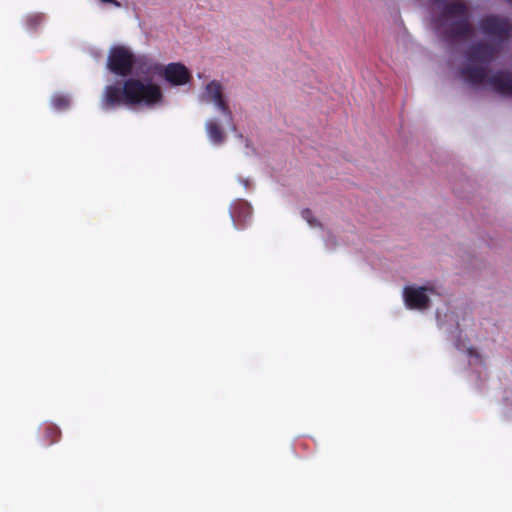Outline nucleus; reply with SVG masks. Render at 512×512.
I'll return each instance as SVG.
<instances>
[{
	"label": "nucleus",
	"instance_id": "nucleus-1",
	"mask_svg": "<svg viewBox=\"0 0 512 512\" xmlns=\"http://www.w3.org/2000/svg\"><path fill=\"white\" fill-rule=\"evenodd\" d=\"M163 100L164 95L158 84L151 81L143 82L138 78H128L122 85L114 84L105 87L102 107L113 109L125 105L153 108Z\"/></svg>",
	"mask_w": 512,
	"mask_h": 512
},
{
	"label": "nucleus",
	"instance_id": "nucleus-2",
	"mask_svg": "<svg viewBox=\"0 0 512 512\" xmlns=\"http://www.w3.org/2000/svg\"><path fill=\"white\" fill-rule=\"evenodd\" d=\"M457 17L458 19L443 29V37L447 41L464 40L473 36L474 29L470 23L468 7L466 4L454 1L444 5L441 19Z\"/></svg>",
	"mask_w": 512,
	"mask_h": 512
},
{
	"label": "nucleus",
	"instance_id": "nucleus-3",
	"mask_svg": "<svg viewBox=\"0 0 512 512\" xmlns=\"http://www.w3.org/2000/svg\"><path fill=\"white\" fill-rule=\"evenodd\" d=\"M460 75L469 84L480 85L487 82L492 89L502 96L512 97V74L500 70L488 77L486 67L468 64L460 70Z\"/></svg>",
	"mask_w": 512,
	"mask_h": 512
},
{
	"label": "nucleus",
	"instance_id": "nucleus-4",
	"mask_svg": "<svg viewBox=\"0 0 512 512\" xmlns=\"http://www.w3.org/2000/svg\"><path fill=\"white\" fill-rule=\"evenodd\" d=\"M136 64V56L123 45L113 46L107 58L108 70L118 76L127 77L132 73Z\"/></svg>",
	"mask_w": 512,
	"mask_h": 512
},
{
	"label": "nucleus",
	"instance_id": "nucleus-5",
	"mask_svg": "<svg viewBox=\"0 0 512 512\" xmlns=\"http://www.w3.org/2000/svg\"><path fill=\"white\" fill-rule=\"evenodd\" d=\"M479 25L483 34L499 42H506L512 36V25L507 18L489 15L483 17Z\"/></svg>",
	"mask_w": 512,
	"mask_h": 512
},
{
	"label": "nucleus",
	"instance_id": "nucleus-6",
	"mask_svg": "<svg viewBox=\"0 0 512 512\" xmlns=\"http://www.w3.org/2000/svg\"><path fill=\"white\" fill-rule=\"evenodd\" d=\"M202 99L206 102L213 103L224 115L227 124L235 129L232 111L224 99L222 86L218 81L214 80L206 85L202 93Z\"/></svg>",
	"mask_w": 512,
	"mask_h": 512
},
{
	"label": "nucleus",
	"instance_id": "nucleus-7",
	"mask_svg": "<svg viewBox=\"0 0 512 512\" xmlns=\"http://www.w3.org/2000/svg\"><path fill=\"white\" fill-rule=\"evenodd\" d=\"M500 48L497 45L487 42H477L472 44L465 52V57L470 63L490 64L499 53Z\"/></svg>",
	"mask_w": 512,
	"mask_h": 512
},
{
	"label": "nucleus",
	"instance_id": "nucleus-8",
	"mask_svg": "<svg viewBox=\"0 0 512 512\" xmlns=\"http://www.w3.org/2000/svg\"><path fill=\"white\" fill-rule=\"evenodd\" d=\"M163 77L167 82L174 86H181L188 83L191 79V74L186 66L182 63H169L167 66H162Z\"/></svg>",
	"mask_w": 512,
	"mask_h": 512
},
{
	"label": "nucleus",
	"instance_id": "nucleus-9",
	"mask_svg": "<svg viewBox=\"0 0 512 512\" xmlns=\"http://www.w3.org/2000/svg\"><path fill=\"white\" fill-rule=\"evenodd\" d=\"M426 287H410L404 288L403 297L405 304L410 309H426L429 306L430 299L426 294Z\"/></svg>",
	"mask_w": 512,
	"mask_h": 512
},
{
	"label": "nucleus",
	"instance_id": "nucleus-10",
	"mask_svg": "<svg viewBox=\"0 0 512 512\" xmlns=\"http://www.w3.org/2000/svg\"><path fill=\"white\" fill-rule=\"evenodd\" d=\"M252 208L245 201H239L233 206V210L231 211V217L234 223V226L237 229H242L245 226V223L251 218Z\"/></svg>",
	"mask_w": 512,
	"mask_h": 512
},
{
	"label": "nucleus",
	"instance_id": "nucleus-11",
	"mask_svg": "<svg viewBox=\"0 0 512 512\" xmlns=\"http://www.w3.org/2000/svg\"><path fill=\"white\" fill-rule=\"evenodd\" d=\"M135 66H137L138 72L143 75L160 74L162 71V65L151 62L145 56L136 57Z\"/></svg>",
	"mask_w": 512,
	"mask_h": 512
},
{
	"label": "nucleus",
	"instance_id": "nucleus-12",
	"mask_svg": "<svg viewBox=\"0 0 512 512\" xmlns=\"http://www.w3.org/2000/svg\"><path fill=\"white\" fill-rule=\"evenodd\" d=\"M206 130L210 140L215 144H221L224 141V133L219 125V123L215 120H209L206 123Z\"/></svg>",
	"mask_w": 512,
	"mask_h": 512
},
{
	"label": "nucleus",
	"instance_id": "nucleus-13",
	"mask_svg": "<svg viewBox=\"0 0 512 512\" xmlns=\"http://www.w3.org/2000/svg\"><path fill=\"white\" fill-rule=\"evenodd\" d=\"M44 441L46 445H52L59 441L61 437L60 429L54 424H46L43 427Z\"/></svg>",
	"mask_w": 512,
	"mask_h": 512
},
{
	"label": "nucleus",
	"instance_id": "nucleus-14",
	"mask_svg": "<svg viewBox=\"0 0 512 512\" xmlns=\"http://www.w3.org/2000/svg\"><path fill=\"white\" fill-rule=\"evenodd\" d=\"M51 103L53 108L59 111L65 110L69 107L68 97L61 94L53 96Z\"/></svg>",
	"mask_w": 512,
	"mask_h": 512
},
{
	"label": "nucleus",
	"instance_id": "nucleus-15",
	"mask_svg": "<svg viewBox=\"0 0 512 512\" xmlns=\"http://www.w3.org/2000/svg\"><path fill=\"white\" fill-rule=\"evenodd\" d=\"M301 215L303 219H305L309 223L310 226H320V223L313 217V212L310 209L306 208L302 210Z\"/></svg>",
	"mask_w": 512,
	"mask_h": 512
},
{
	"label": "nucleus",
	"instance_id": "nucleus-16",
	"mask_svg": "<svg viewBox=\"0 0 512 512\" xmlns=\"http://www.w3.org/2000/svg\"><path fill=\"white\" fill-rule=\"evenodd\" d=\"M42 17L39 15L32 16L28 19V25L31 28H36V26L41 22Z\"/></svg>",
	"mask_w": 512,
	"mask_h": 512
},
{
	"label": "nucleus",
	"instance_id": "nucleus-17",
	"mask_svg": "<svg viewBox=\"0 0 512 512\" xmlns=\"http://www.w3.org/2000/svg\"><path fill=\"white\" fill-rule=\"evenodd\" d=\"M102 3H106V4H112L114 5L115 7L119 8L121 7V3L117 0H100Z\"/></svg>",
	"mask_w": 512,
	"mask_h": 512
},
{
	"label": "nucleus",
	"instance_id": "nucleus-18",
	"mask_svg": "<svg viewBox=\"0 0 512 512\" xmlns=\"http://www.w3.org/2000/svg\"><path fill=\"white\" fill-rule=\"evenodd\" d=\"M431 1H432V2H434V3H436V4H438V3H440V2H441V0H431Z\"/></svg>",
	"mask_w": 512,
	"mask_h": 512
},
{
	"label": "nucleus",
	"instance_id": "nucleus-19",
	"mask_svg": "<svg viewBox=\"0 0 512 512\" xmlns=\"http://www.w3.org/2000/svg\"><path fill=\"white\" fill-rule=\"evenodd\" d=\"M473 352H472V349H469V355H472Z\"/></svg>",
	"mask_w": 512,
	"mask_h": 512
},
{
	"label": "nucleus",
	"instance_id": "nucleus-20",
	"mask_svg": "<svg viewBox=\"0 0 512 512\" xmlns=\"http://www.w3.org/2000/svg\"><path fill=\"white\" fill-rule=\"evenodd\" d=\"M508 2L512 3V0H507Z\"/></svg>",
	"mask_w": 512,
	"mask_h": 512
}]
</instances>
